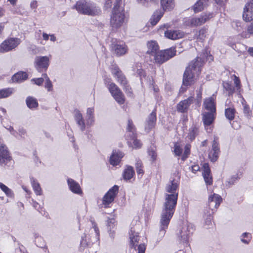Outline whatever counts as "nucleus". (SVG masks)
I'll use <instances>...</instances> for the list:
<instances>
[{"mask_svg": "<svg viewBox=\"0 0 253 253\" xmlns=\"http://www.w3.org/2000/svg\"><path fill=\"white\" fill-rule=\"evenodd\" d=\"M148 155L151 157V161L154 162L156 160L157 155L156 152V150L153 147L148 149Z\"/></svg>", "mask_w": 253, "mask_h": 253, "instance_id": "55", "label": "nucleus"}, {"mask_svg": "<svg viewBox=\"0 0 253 253\" xmlns=\"http://www.w3.org/2000/svg\"><path fill=\"white\" fill-rule=\"evenodd\" d=\"M73 8L80 14L89 16L98 15L101 12L100 7L89 0H79Z\"/></svg>", "mask_w": 253, "mask_h": 253, "instance_id": "3", "label": "nucleus"}, {"mask_svg": "<svg viewBox=\"0 0 253 253\" xmlns=\"http://www.w3.org/2000/svg\"><path fill=\"white\" fill-rule=\"evenodd\" d=\"M125 12L122 0H116L112 11L110 23L113 28L121 27L125 22Z\"/></svg>", "mask_w": 253, "mask_h": 253, "instance_id": "4", "label": "nucleus"}, {"mask_svg": "<svg viewBox=\"0 0 253 253\" xmlns=\"http://www.w3.org/2000/svg\"><path fill=\"white\" fill-rule=\"evenodd\" d=\"M204 106L208 111L216 112L215 103L213 97L206 98L204 101Z\"/></svg>", "mask_w": 253, "mask_h": 253, "instance_id": "30", "label": "nucleus"}, {"mask_svg": "<svg viewBox=\"0 0 253 253\" xmlns=\"http://www.w3.org/2000/svg\"><path fill=\"white\" fill-rule=\"evenodd\" d=\"M30 7L33 9H36L37 7V1L35 0H32L30 3Z\"/></svg>", "mask_w": 253, "mask_h": 253, "instance_id": "64", "label": "nucleus"}, {"mask_svg": "<svg viewBox=\"0 0 253 253\" xmlns=\"http://www.w3.org/2000/svg\"><path fill=\"white\" fill-rule=\"evenodd\" d=\"M119 191V187L114 185L105 194L102 198V205L105 208L110 207V205L114 201Z\"/></svg>", "mask_w": 253, "mask_h": 253, "instance_id": "13", "label": "nucleus"}, {"mask_svg": "<svg viewBox=\"0 0 253 253\" xmlns=\"http://www.w3.org/2000/svg\"><path fill=\"white\" fill-rule=\"evenodd\" d=\"M222 201L221 197L216 194H213L209 197L208 209L205 210L204 214L206 218V223L210 225L212 219V214L214 213V209H217Z\"/></svg>", "mask_w": 253, "mask_h": 253, "instance_id": "6", "label": "nucleus"}, {"mask_svg": "<svg viewBox=\"0 0 253 253\" xmlns=\"http://www.w3.org/2000/svg\"><path fill=\"white\" fill-rule=\"evenodd\" d=\"M194 230L193 225L188 224L186 226L182 227L181 231L178 234V237L181 238V240L183 243H187L188 242Z\"/></svg>", "mask_w": 253, "mask_h": 253, "instance_id": "14", "label": "nucleus"}, {"mask_svg": "<svg viewBox=\"0 0 253 253\" xmlns=\"http://www.w3.org/2000/svg\"><path fill=\"white\" fill-rule=\"evenodd\" d=\"M147 53L152 56L159 51V49L158 43L155 41L148 42L147 43Z\"/></svg>", "mask_w": 253, "mask_h": 253, "instance_id": "34", "label": "nucleus"}, {"mask_svg": "<svg viewBox=\"0 0 253 253\" xmlns=\"http://www.w3.org/2000/svg\"><path fill=\"white\" fill-rule=\"evenodd\" d=\"M213 16V13L209 12L202 14L197 17H186L183 20V26L189 27L200 26Z\"/></svg>", "mask_w": 253, "mask_h": 253, "instance_id": "7", "label": "nucleus"}, {"mask_svg": "<svg viewBox=\"0 0 253 253\" xmlns=\"http://www.w3.org/2000/svg\"><path fill=\"white\" fill-rule=\"evenodd\" d=\"M141 237L138 233L136 232L134 227H131L129 232V246L131 248L135 249L138 247L140 241Z\"/></svg>", "mask_w": 253, "mask_h": 253, "instance_id": "15", "label": "nucleus"}, {"mask_svg": "<svg viewBox=\"0 0 253 253\" xmlns=\"http://www.w3.org/2000/svg\"><path fill=\"white\" fill-rule=\"evenodd\" d=\"M74 118L81 131H84L85 129V121L81 111L77 109L75 110L74 112Z\"/></svg>", "mask_w": 253, "mask_h": 253, "instance_id": "18", "label": "nucleus"}, {"mask_svg": "<svg viewBox=\"0 0 253 253\" xmlns=\"http://www.w3.org/2000/svg\"><path fill=\"white\" fill-rule=\"evenodd\" d=\"M28 78V75L24 72H18L15 74L11 78L13 83H20L26 80Z\"/></svg>", "mask_w": 253, "mask_h": 253, "instance_id": "32", "label": "nucleus"}, {"mask_svg": "<svg viewBox=\"0 0 253 253\" xmlns=\"http://www.w3.org/2000/svg\"><path fill=\"white\" fill-rule=\"evenodd\" d=\"M99 231L96 224L92 222V227L88 231L85 230L82 236L81 244L83 247H90L93 244H98Z\"/></svg>", "mask_w": 253, "mask_h": 253, "instance_id": "5", "label": "nucleus"}, {"mask_svg": "<svg viewBox=\"0 0 253 253\" xmlns=\"http://www.w3.org/2000/svg\"><path fill=\"white\" fill-rule=\"evenodd\" d=\"M14 91V89L13 88H6L0 89V99L9 97Z\"/></svg>", "mask_w": 253, "mask_h": 253, "instance_id": "44", "label": "nucleus"}, {"mask_svg": "<svg viewBox=\"0 0 253 253\" xmlns=\"http://www.w3.org/2000/svg\"><path fill=\"white\" fill-rule=\"evenodd\" d=\"M136 136L135 127L131 120H128L126 127V137L127 140L128 138L133 139Z\"/></svg>", "mask_w": 253, "mask_h": 253, "instance_id": "29", "label": "nucleus"}, {"mask_svg": "<svg viewBox=\"0 0 253 253\" xmlns=\"http://www.w3.org/2000/svg\"><path fill=\"white\" fill-rule=\"evenodd\" d=\"M202 175L205 183L207 185H211L212 183V178L211 173L209 165L207 163H204L203 165Z\"/></svg>", "mask_w": 253, "mask_h": 253, "instance_id": "21", "label": "nucleus"}, {"mask_svg": "<svg viewBox=\"0 0 253 253\" xmlns=\"http://www.w3.org/2000/svg\"><path fill=\"white\" fill-rule=\"evenodd\" d=\"M193 97H189L187 99L180 101L177 106V110L180 112H185L189 105L193 103Z\"/></svg>", "mask_w": 253, "mask_h": 253, "instance_id": "27", "label": "nucleus"}, {"mask_svg": "<svg viewBox=\"0 0 253 253\" xmlns=\"http://www.w3.org/2000/svg\"><path fill=\"white\" fill-rule=\"evenodd\" d=\"M215 112L209 111L203 113V121L205 127L208 129L209 126L213 122Z\"/></svg>", "mask_w": 253, "mask_h": 253, "instance_id": "23", "label": "nucleus"}, {"mask_svg": "<svg viewBox=\"0 0 253 253\" xmlns=\"http://www.w3.org/2000/svg\"><path fill=\"white\" fill-rule=\"evenodd\" d=\"M236 110L233 106L227 107L225 105V116L227 119L231 121L235 118Z\"/></svg>", "mask_w": 253, "mask_h": 253, "instance_id": "35", "label": "nucleus"}, {"mask_svg": "<svg viewBox=\"0 0 253 253\" xmlns=\"http://www.w3.org/2000/svg\"><path fill=\"white\" fill-rule=\"evenodd\" d=\"M207 2V0H199L193 6V10L195 13L199 12L204 9V5Z\"/></svg>", "mask_w": 253, "mask_h": 253, "instance_id": "43", "label": "nucleus"}, {"mask_svg": "<svg viewBox=\"0 0 253 253\" xmlns=\"http://www.w3.org/2000/svg\"><path fill=\"white\" fill-rule=\"evenodd\" d=\"M173 152L176 156H180L182 154V149L179 143H176L174 144Z\"/></svg>", "mask_w": 253, "mask_h": 253, "instance_id": "59", "label": "nucleus"}, {"mask_svg": "<svg viewBox=\"0 0 253 253\" xmlns=\"http://www.w3.org/2000/svg\"><path fill=\"white\" fill-rule=\"evenodd\" d=\"M108 88L115 100L120 105L125 102V96L120 89L113 83L108 84Z\"/></svg>", "mask_w": 253, "mask_h": 253, "instance_id": "12", "label": "nucleus"}, {"mask_svg": "<svg viewBox=\"0 0 253 253\" xmlns=\"http://www.w3.org/2000/svg\"><path fill=\"white\" fill-rule=\"evenodd\" d=\"M251 35H253V22L247 28V33H243L242 36L245 38H249Z\"/></svg>", "mask_w": 253, "mask_h": 253, "instance_id": "56", "label": "nucleus"}, {"mask_svg": "<svg viewBox=\"0 0 253 253\" xmlns=\"http://www.w3.org/2000/svg\"><path fill=\"white\" fill-rule=\"evenodd\" d=\"M94 109L93 107L88 108L86 109V118L87 120V125H91L94 123Z\"/></svg>", "mask_w": 253, "mask_h": 253, "instance_id": "38", "label": "nucleus"}, {"mask_svg": "<svg viewBox=\"0 0 253 253\" xmlns=\"http://www.w3.org/2000/svg\"><path fill=\"white\" fill-rule=\"evenodd\" d=\"M252 238V234L249 232H244L240 236L241 241L245 245H249L251 241Z\"/></svg>", "mask_w": 253, "mask_h": 253, "instance_id": "42", "label": "nucleus"}, {"mask_svg": "<svg viewBox=\"0 0 253 253\" xmlns=\"http://www.w3.org/2000/svg\"><path fill=\"white\" fill-rule=\"evenodd\" d=\"M112 49L116 55L118 56L124 55L128 50L126 45L123 42H119L115 44H113Z\"/></svg>", "mask_w": 253, "mask_h": 253, "instance_id": "19", "label": "nucleus"}, {"mask_svg": "<svg viewBox=\"0 0 253 253\" xmlns=\"http://www.w3.org/2000/svg\"><path fill=\"white\" fill-rule=\"evenodd\" d=\"M198 133V128L196 127H191L187 137L191 141L193 140Z\"/></svg>", "mask_w": 253, "mask_h": 253, "instance_id": "49", "label": "nucleus"}, {"mask_svg": "<svg viewBox=\"0 0 253 253\" xmlns=\"http://www.w3.org/2000/svg\"><path fill=\"white\" fill-rule=\"evenodd\" d=\"M243 113L246 117L248 119H250L252 115V111L250 108L247 104H244Z\"/></svg>", "mask_w": 253, "mask_h": 253, "instance_id": "53", "label": "nucleus"}, {"mask_svg": "<svg viewBox=\"0 0 253 253\" xmlns=\"http://www.w3.org/2000/svg\"><path fill=\"white\" fill-rule=\"evenodd\" d=\"M164 12L162 10H159L155 12L152 18L150 20V22L152 26H154L157 24L158 21L160 20L161 17L163 16Z\"/></svg>", "mask_w": 253, "mask_h": 253, "instance_id": "40", "label": "nucleus"}, {"mask_svg": "<svg viewBox=\"0 0 253 253\" xmlns=\"http://www.w3.org/2000/svg\"><path fill=\"white\" fill-rule=\"evenodd\" d=\"M111 73L117 82L122 85L126 92V93H131V88L128 84L127 81L125 76L123 74L118 66L116 65H112Z\"/></svg>", "mask_w": 253, "mask_h": 253, "instance_id": "8", "label": "nucleus"}, {"mask_svg": "<svg viewBox=\"0 0 253 253\" xmlns=\"http://www.w3.org/2000/svg\"><path fill=\"white\" fill-rule=\"evenodd\" d=\"M21 42L18 38H11L4 40L0 44V53H5L11 51L16 47Z\"/></svg>", "mask_w": 253, "mask_h": 253, "instance_id": "10", "label": "nucleus"}, {"mask_svg": "<svg viewBox=\"0 0 253 253\" xmlns=\"http://www.w3.org/2000/svg\"><path fill=\"white\" fill-rule=\"evenodd\" d=\"M30 182L33 189L37 195H42V191L40 186V183L37 179L34 177L30 178Z\"/></svg>", "mask_w": 253, "mask_h": 253, "instance_id": "37", "label": "nucleus"}, {"mask_svg": "<svg viewBox=\"0 0 253 253\" xmlns=\"http://www.w3.org/2000/svg\"><path fill=\"white\" fill-rule=\"evenodd\" d=\"M220 149L219 144L215 137L213 141L212 149L209 154V157L211 161L213 162H215L218 157Z\"/></svg>", "mask_w": 253, "mask_h": 253, "instance_id": "20", "label": "nucleus"}, {"mask_svg": "<svg viewBox=\"0 0 253 253\" xmlns=\"http://www.w3.org/2000/svg\"><path fill=\"white\" fill-rule=\"evenodd\" d=\"M202 175L205 183L207 185H211L212 183V178L211 173L209 165L207 163H204L203 165Z\"/></svg>", "mask_w": 253, "mask_h": 253, "instance_id": "22", "label": "nucleus"}, {"mask_svg": "<svg viewBox=\"0 0 253 253\" xmlns=\"http://www.w3.org/2000/svg\"><path fill=\"white\" fill-rule=\"evenodd\" d=\"M17 132V137L16 138L18 139L24 138L26 134V131L23 127L19 128Z\"/></svg>", "mask_w": 253, "mask_h": 253, "instance_id": "61", "label": "nucleus"}, {"mask_svg": "<svg viewBox=\"0 0 253 253\" xmlns=\"http://www.w3.org/2000/svg\"><path fill=\"white\" fill-rule=\"evenodd\" d=\"M190 147L191 145L189 144H187L185 146V150L184 153L182 156V160L185 161V159L188 157V156L189 155L190 152Z\"/></svg>", "mask_w": 253, "mask_h": 253, "instance_id": "57", "label": "nucleus"}, {"mask_svg": "<svg viewBox=\"0 0 253 253\" xmlns=\"http://www.w3.org/2000/svg\"><path fill=\"white\" fill-rule=\"evenodd\" d=\"M165 36L168 39L176 40L182 38L184 33L180 30H167L165 32Z\"/></svg>", "mask_w": 253, "mask_h": 253, "instance_id": "28", "label": "nucleus"}, {"mask_svg": "<svg viewBox=\"0 0 253 253\" xmlns=\"http://www.w3.org/2000/svg\"><path fill=\"white\" fill-rule=\"evenodd\" d=\"M240 178V175L238 173H236L228 179L226 181V185L229 187L234 185L237 180Z\"/></svg>", "mask_w": 253, "mask_h": 253, "instance_id": "48", "label": "nucleus"}, {"mask_svg": "<svg viewBox=\"0 0 253 253\" xmlns=\"http://www.w3.org/2000/svg\"><path fill=\"white\" fill-rule=\"evenodd\" d=\"M124 156V154L121 151L119 150H114L110 157V164L114 166L118 165Z\"/></svg>", "mask_w": 253, "mask_h": 253, "instance_id": "24", "label": "nucleus"}, {"mask_svg": "<svg viewBox=\"0 0 253 253\" xmlns=\"http://www.w3.org/2000/svg\"><path fill=\"white\" fill-rule=\"evenodd\" d=\"M49 60L47 56H36L34 60V66L39 72L45 71L49 67Z\"/></svg>", "mask_w": 253, "mask_h": 253, "instance_id": "11", "label": "nucleus"}, {"mask_svg": "<svg viewBox=\"0 0 253 253\" xmlns=\"http://www.w3.org/2000/svg\"><path fill=\"white\" fill-rule=\"evenodd\" d=\"M136 136L132 139L128 138L127 140L128 144L135 149L140 148L142 146V143L139 140L137 139Z\"/></svg>", "mask_w": 253, "mask_h": 253, "instance_id": "45", "label": "nucleus"}, {"mask_svg": "<svg viewBox=\"0 0 253 253\" xmlns=\"http://www.w3.org/2000/svg\"><path fill=\"white\" fill-rule=\"evenodd\" d=\"M243 18L246 22H250L253 20V0L246 4L244 8Z\"/></svg>", "mask_w": 253, "mask_h": 253, "instance_id": "16", "label": "nucleus"}, {"mask_svg": "<svg viewBox=\"0 0 253 253\" xmlns=\"http://www.w3.org/2000/svg\"><path fill=\"white\" fill-rule=\"evenodd\" d=\"M136 172L138 177H141L144 173V170L142 169V162L140 160H137L135 164Z\"/></svg>", "mask_w": 253, "mask_h": 253, "instance_id": "50", "label": "nucleus"}, {"mask_svg": "<svg viewBox=\"0 0 253 253\" xmlns=\"http://www.w3.org/2000/svg\"><path fill=\"white\" fill-rule=\"evenodd\" d=\"M146 246L144 244H141L138 247V253H145Z\"/></svg>", "mask_w": 253, "mask_h": 253, "instance_id": "63", "label": "nucleus"}, {"mask_svg": "<svg viewBox=\"0 0 253 253\" xmlns=\"http://www.w3.org/2000/svg\"><path fill=\"white\" fill-rule=\"evenodd\" d=\"M45 80L43 77L38 78H33L31 80V83L37 85L41 86L42 84L44 81Z\"/></svg>", "mask_w": 253, "mask_h": 253, "instance_id": "58", "label": "nucleus"}, {"mask_svg": "<svg viewBox=\"0 0 253 253\" xmlns=\"http://www.w3.org/2000/svg\"><path fill=\"white\" fill-rule=\"evenodd\" d=\"M174 48L171 47L164 50L158 51L153 56L156 63L162 64L175 55Z\"/></svg>", "mask_w": 253, "mask_h": 253, "instance_id": "9", "label": "nucleus"}, {"mask_svg": "<svg viewBox=\"0 0 253 253\" xmlns=\"http://www.w3.org/2000/svg\"><path fill=\"white\" fill-rule=\"evenodd\" d=\"M161 5L163 11H170L175 6L174 0H161Z\"/></svg>", "mask_w": 253, "mask_h": 253, "instance_id": "36", "label": "nucleus"}, {"mask_svg": "<svg viewBox=\"0 0 253 253\" xmlns=\"http://www.w3.org/2000/svg\"><path fill=\"white\" fill-rule=\"evenodd\" d=\"M42 77H43L45 79V88L48 92L52 91L53 90V84L47 75L46 73L42 74Z\"/></svg>", "mask_w": 253, "mask_h": 253, "instance_id": "41", "label": "nucleus"}, {"mask_svg": "<svg viewBox=\"0 0 253 253\" xmlns=\"http://www.w3.org/2000/svg\"><path fill=\"white\" fill-rule=\"evenodd\" d=\"M68 185L70 190L74 193L81 195L82 194V190L80 184L74 179L68 178L67 179Z\"/></svg>", "mask_w": 253, "mask_h": 253, "instance_id": "25", "label": "nucleus"}, {"mask_svg": "<svg viewBox=\"0 0 253 253\" xmlns=\"http://www.w3.org/2000/svg\"><path fill=\"white\" fill-rule=\"evenodd\" d=\"M156 114L154 111H153L148 116L145 125V129L146 131L148 132L153 128L156 124Z\"/></svg>", "mask_w": 253, "mask_h": 253, "instance_id": "26", "label": "nucleus"}, {"mask_svg": "<svg viewBox=\"0 0 253 253\" xmlns=\"http://www.w3.org/2000/svg\"><path fill=\"white\" fill-rule=\"evenodd\" d=\"M134 174V171L132 167L129 166L125 170L123 176L125 179L129 180L132 177Z\"/></svg>", "mask_w": 253, "mask_h": 253, "instance_id": "46", "label": "nucleus"}, {"mask_svg": "<svg viewBox=\"0 0 253 253\" xmlns=\"http://www.w3.org/2000/svg\"><path fill=\"white\" fill-rule=\"evenodd\" d=\"M223 87L228 92L229 95L232 94L235 91V88L229 82L223 83Z\"/></svg>", "mask_w": 253, "mask_h": 253, "instance_id": "52", "label": "nucleus"}, {"mask_svg": "<svg viewBox=\"0 0 253 253\" xmlns=\"http://www.w3.org/2000/svg\"><path fill=\"white\" fill-rule=\"evenodd\" d=\"M0 188L5 194V195L10 198L14 197V193L13 191L9 189L7 186L0 182Z\"/></svg>", "mask_w": 253, "mask_h": 253, "instance_id": "47", "label": "nucleus"}, {"mask_svg": "<svg viewBox=\"0 0 253 253\" xmlns=\"http://www.w3.org/2000/svg\"><path fill=\"white\" fill-rule=\"evenodd\" d=\"M26 102L28 107L31 109H35L38 107L39 104L37 100L33 97H27Z\"/></svg>", "mask_w": 253, "mask_h": 253, "instance_id": "39", "label": "nucleus"}, {"mask_svg": "<svg viewBox=\"0 0 253 253\" xmlns=\"http://www.w3.org/2000/svg\"><path fill=\"white\" fill-rule=\"evenodd\" d=\"M28 51L33 54H36L38 53V48L36 45L30 44L28 48Z\"/></svg>", "mask_w": 253, "mask_h": 253, "instance_id": "60", "label": "nucleus"}, {"mask_svg": "<svg viewBox=\"0 0 253 253\" xmlns=\"http://www.w3.org/2000/svg\"><path fill=\"white\" fill-rule=\"evenodd\" d=\"M206 30L204 29L200 30L198 32H197L195 35V38L199 39L200 40L203 41L206 37Z\"/></svg>", "mask_w": 253, "mask_h": 253, "instance_id": "51", "label": "nucleus"}, {"mask_svg": "<svg viewBox=\"0 0 253 253\" xmlns=\"http://www.w3.org/2000/svg\"><path fill=\"white\" fill-rule=\"evenodd\" d=\"M178 184L175 179L170 180L166 185L165 194H176L178 196Z\"/></svg>", "mask_w": 253, "mask_h": 253, "instance_id": "17", "label": "nucleus"}, {"mask_svg": "<svg viewBox=\"0 0 253 253\" xmlns=\"http://www.w3.org/2000/svg\"><path fill=\"white\" fill-rule=\"evenodd\" d=\"M5 128L10 132L11 135L14 136L15 137H17V131L15 130L12 126H8L5 127Z\"/></svg>", "mask_w": 253, "mask_h": 253, "instance_id": "62", "label": "nucleus"}, {"mask_svg": "<svg viewBox=\"0 0 253 253\" xmlns=\"http://www.w3.org/2000/svg\"><path fill=\"white\" fill-rule=\"evenodd\" d=\"M205 55H200L193 60L183 75V84L185 85H190L197 79L201 73V67L205 62Z\"/></svg>", "mask_w": 253, "mask_h": 253, "instance_id": "2", "label": "nucleus"}, {"mask_svg": "<svg viewBox=\"0 0 253 253\" xmlns=\"http://www.w3.org/2000/svg\"><path fill=\"white\" fill-rule=\"evenodd\" d=\"M232 77L233 78L234 84L235 85V89L237 92H240L241 91V87L240 80L239 78L235 75H233Z\"/></svg>", "mask_w": 253, "mask_h": 253, "instance_id": "54", "label": "nucleus"}, {"mask_svg": "<svg viewBox=\"0 0 253 253\" xmlns=\"http://www.w3.org/2000/svg\"><path fill=\"white\" fill-rule=\"evenodd\" d=\"M0 156L1 159L3 160L2 161H4L5 163H7L11 160L7 148L3 144H1L0 145Z\"/></svg>", "mask_w": 253, "mask_h": 253, "instance_id": "31", "label": "nucleus"}, {"mask_svg": "<svg viewBox=\"0 0 253 253\" xmlns=\"http://www.w3.org/2000/svg\"><path fill=\"white\" fill-rule=\"evenodd\" d=\"M178 196L176 194H165V201L161 213L159 235L162 238L175 211Z\"/></svg>", "mask_w": 253, "mask_h": 253, "instance_id": "1", "label": "nucleus"}, {"mask_svg": "<svg viewBox=\"0 0 253 253\" xmlns=\"http://www.w3.org/2000/svg\"><path fill=\"white\" fill-rule=\"evenodd\" d=\"M116 221L113 218H109L107 220L108 232L111 238H114L116 229Z\"/></svg>", "mask_w": 253, "mask_h": 253, "instance_id": "33", "label": "nucleus"}]
</instances>
